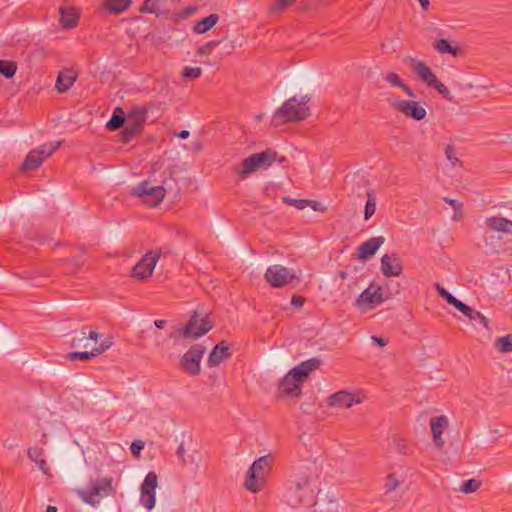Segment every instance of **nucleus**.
Wrapping results in <instances>:
<instances>
[{
  "label": "nucleus",
  "mask_w": 512,
  "mask_h": 512,
  "mask_svg": "<svg viewBox=\"0 0 512 512\" xmlns=\"http://www.w3.org/2000/svg\"><path fill=\"white\" fill-rule=\"evenodd\" d=\"M277 159L280 163L287 161L284 156L278 158L277 152L272 149H266L260 153L252 154L242 161L238 174L241 179H245L251 173L259 169L269 168Z\"/></svg>",
  "instance_id": "1"
},
{
  "label": "nucleus",
  "mask_w": 512,
  "mask_h": 512,
  "mask_svg": "<svg viewBox=\"0 0 512 512\" xmlns=\"http://www.w3.org/2000/svg\"><path fill=\"white\" fill-rule=\"evenodd\" d=\"M309 98L296 96L285 101L274 114V119L281 118L284 122H298L306 119L310 114L308 106Z\"/></svg>",
  "instance_id": "2"
},
{
  "label": "nucleus",
  "mask_w": 512,
  "mask_h": 512,
  "mask_svg": "<svg viewBox=\"0 0 512 512\" xmlns=\"http://www.w3.org/2000/svg\"><path fill=\"white\" fill-rule=\"evenodd\" d=\"M272 461L271 455H265L253 462L247 471L244 482V486L248 491L257 493L262 489Z\"/></svg>",
  "instance_id": "3"
},
{
  "label": "nucleus",
  "mask_w": 512,
  "mask_h": 512,
  "mask_svg": "<svg viewBox=\"0 0 512 512\" xmlns=\"http://www.w3.org/2000/svg\"><path fill=\"white\" fill-rule=\"evenodd\" d=\"M405 61L411 64L413 72L425 84L436 89L437 92L446 100L453 101V96L451 95L450 90L437 79L430 67H428L422 60L409 56Z\"/></svg>",
  "instance_id": "4"
},
{
  "label": "nucleus",
  "mask_w": 512,
  "mask_h": 512,
  "mask_svg": "<svg viewBox=\"0 0 512 512\" xmlns=\"http://www.w3.org/2000/svg\"><path fill=\"white\" fill-rule=\"evenodd\" d=\"M148 107L134 106L126 114V126L120 133V141L129 143L137 134L141 133L147 120Z\"/></svg>",
  "instance_id": "5"
},
{
  "label": "nucleus",
  "mask_w": 512,
  "mask_h": 512,
  "mask_svg": "<svg viewBox=\"0 0 512 512\" xmlns=\"http://www.w3.org/2000/svg\"><path fill=\"white\" fill-rule=\"evenodd\" d=\"M213 328V322L208 314H199L197 311L190 316L187 324L181 327L178 332L184 338L198 339Z\"/></svg>",
  "instance_id": "6"
},
{
  "label": "nucleus",
  "mask_w": 512,
  "mask_h": 512,
  "mask_svg": "<svg viewBox=\"0 0 512 512\" xmlns=\"http://www.w3.org/2000/svg\"><path fill=\"white\" fill-rule=\"evenodd\" d=\"M113 492L112 479L104 477L91 481L86 489L79 492V495L84 502L95 505L98 504L103 497L109 496Z\"/></svg>",
  "instance_id": "7"
},
{
  "label": "nucleus",
  "mask_w": 512,
  "mask_h": 512,
  "mask_svg": "<svg viewBox=\"0 0 512 512\" xmlns=\"http://www.w3.org/2000/svg\"><path fill=\"white\" fill-rule=\"evenodd\" d=\"M61 144V141L49 142L31 150L22 164V169L24 171L36 170L46 158L52 155L61 146Z\"/></svg>",
  "instance_id": "8"
},
{
  "label": "nucleus",
  "mask_w": 512,
  "mask_h": 512,
  "mask_svg": "<svg viewBox=\"0 0 512 512\" xmlns=\"http://www.w3.org/2000/svg\"><path fill=\"white\" fill-rule=\"evenodd\" d=\"M163 186H150L148 181H142L132 188L131 194L140 198L150 207H155L161 203L165 197Z\"/></svg>",
  "instance_id": "9"
},
{
  "label": "nucleus",
  "mask_w": 512,
  "mask_h": 512,
  "mask_svg": "<svg viewBox=\"0 0 512 512\" xmlns=\"http://www.w3.org/2000/svg\"><path fill=\"white\" fill-rule=\"evenodd\" d=\"M311 493L308 478H301L289 487L285 495L286 502L292 508H297L304 504L308 505L312 499Z\"/></svg>",
  "instance_id": "10"
},
{
  "label": "nucleus",
  "mask_w": 512,
  "mask_h": 512,
  "mask_svg": "<svg viewBox=\"0 0 512 512\" xmlns=\"http://www.w3.org/2000/svg\"><path fill=\"white\" fill-rule=\"evenodd\" d=\"M264 277L273 288H282L292 283L296 279V274L293 269L275 264L267 268Z\"/></svg>",
  "instance_id": "11"
},
{
  "label": "nucleus",
  "mask_w": 512,
  "mask_h": 512,
  "mask_svg": "<svg viewBox=\"0 0 512 512\" xmlns=\"http://www.w3.org/2000/svg\"><path fill=\"white\" fill-rule=\"evenodd\" d=\"M205 347L195 344L180 358L181 368L190 376H196L201 371V360L205 353Z\"/></svg>",
  "instance_id": "12"
},
{
  "label": "nucleus",
  "mask_w": 512,
  "mask_h": 512,
  "mask_svg": "<svg viewBox=\"0 0 512 512\" xmlns=\"http://www.w3.org/2000/svg\"><path fill=\"white\" fill-rule=\"evenodd\" d=\"M158 485L157 474L149 472L140 487V504L148 510H152L156 503V488Z\"/></svg>",
  "instance_id": "13"
},
{
  "label": "nucleus",
  "mask_w": 512,
  "mask_h": 512,
  "mask_svg": "<svg viewBox=\"0 0 512 512\" xmlns=\"http://www.w3.org/2000/svg\"><path fill=\"white\" fill-rule=\"evenodd\" d=\"M303 382L290 370L279 382V393L287 397H299L302 394Z\"/></svg>",
  "instance_id": "14"
},
{
  "label": "nucleus",
  "mask_w": 512,
  "mask_h": 512,
  "mask_svg": "<svg viewBox=\"0 0 512 512\" xmlns=\"http://www.w3.org/2000/svg\"><path fill=\"white\" fill-rule=\"evenodd\" d=\"M394 109L401 112L405 117L416 121L426 117V109L418 102L412 100H400L393 105Z\"/></svg>",
  "instance_id": "15"
},
{
  "label": "nucleus",
  "mask_w": 512,
  "mask_h": 512,
  "mask_svg": "<svg viewBox=\"0 0 512 512\" xmlns=\"http://www.w3.org/2000/svg\"><path fill=\"white\" fill-rule=\"evenodd\" d=\"M363 398L360 393H352L346 390L338 391L328 398V405L332 407L350 408L354 404H360Z\"/></svg>",
  "instance_id": "16"
},
{
  "label": "nucleus",
  "mask_w": 512,
  "mask_h": 512,
  "mask_svg": "<svg viewBox=\"0 0 512 512\" xmlns=\"http://www.w3.org/2000/svg\"><path fill=\"white\" fill-rule=\"evenodd\" d=\"M380 269L385 277H398L403 272V265L397 255L385 254L381 257Z\"/></svg>",
  "instance_id": "17"
},
{
  "label": "nucleus",
  "mask_w": 512,
  "mask_h": 512,
  "mask_svg": "<svg viewBox=\"0 0 512 512\" xmlns=\"http://www.w3.org/2000/svg\"><path fill=\"white\" fill-rule=\"evenodd\" d=\"M386 299L387 297L384 296L382 287L379 286L374 288L373 286H369L360 293L356 299V305L360 306L362 304H366L370 307H374L381 304Z\"/></svg>",
  "instance_id": "18"
},
{
  "label": "nucleus",
  "mask_w": 512,
  "mask_h": 512,
  "mask_svg": "<svg viewBox=\"0 0 512 512\" xmlns=\"http://www.w3.org/2000/svg\"><path fill=\"white\" fill-rule=\"evenodd\" d=\"M159 255L151 256V254H146L133 268H132V276L143 280L149 277L155 268V265L158 261Z\"/></svg>",
  "instance_id": "19"
},
{
  "label": "nucleus",
  "mask_w": 512,
  "mask_h": 512,
  "mask_svg": "<svg viewBox=\"0 0 512 512\" xmlns=\"http://www.w3.org/2000/svg\"><path fill=\"white\" fill-rule=\"evenodd\" d=\"M385 238L382 236L379 237H373L369 240L363 242L358 248V258L361 260H367L370 259L375 255L377 250L381 247V245L384 243Z\"/></svg>",
  "instance_id": "20"
},
{
  "label": "nucleus",
  "mask_w": 512,
  "mask_h": 512,
  "mask_svg": "<svg viewBox=\"0 0 512 512\" xmlns=\"http://www.w3.org/2000/svg\"><path fill=\"white\" fill-rule=\"evenodd\" d=\"M321 360L318 358H311L303 361L291 369L298 379L303 383L309 378L311 372L317 370L320 367Z\"/></svg>",
  "instance_id": "21"
},
{
  "label": "nucleus",
  "mask_w": 512,
  "mask_h": 512,
  "mask_svg": "<svg viewBox=\"0 0 512 512\" xmlns=\"http://www.w3.org/2000/svg\"><path fill=\"white\" fill-rule=\"evenodd\" d=\"M430 426L434 443L438 448H441L444 445L442 434L448 426L447 417L444 415L433 417L430 421Z\"/></svg>",
  "instance_id": "22"
},
{
  "label": "nucleus",
  "mask_w": 512,
  "mask_h": 512,
  "mask_svg": "<svg viewBox=\"0 0 512 512\" xmlns=\"http://www.w3.org/2000/svg\"><path fill=\"white\" fill-rule=\"evenodd\" d=\"M231 356L230 348L225 342H220L210 352L207 360L209 367L218 366L223 360L228 359Z\"/></svg>",
  "instance_id": "23"
},
{
  "label": "nucleus",
  "mask_w": 512,
  "mask_h": 512,
  "mask_svg": "<svg viewBox=\"0 0 512 512\" xmlns=\"http://www.w3.org/2000/svg\"><path fill=\"white\" fill-rule=\"evenodd\" d=\"M100 336L101 335L99 333L92 331V330H88L87 327H83L81 330L80 336H75L72 338L71 347L72 348H75V347L87 348L89 346L88 340H92V341H94L95 344H97Z\"/></svg>",
  "instance_id": "24"
},
{
  "label": "nucleus",
  "mask_w": 512,
  "mask_h": 512,
  "mask_svg": "<svg viewBox=\"0 0 512 512\" xmlns=\"http://www.w3.org/2000/svg\"><path fill=\"white\" fill-rule=\"evenodd\" d=\"M59 13H60V23L63 28L71 29L77 25L79 15L77 14V12L74 8L61 7L59 9Z\"/></svg>",
  "instance_id": "25"
},
{
  "label": "nucleus",
  "mask_w": 512,
  "mask_h": 512,
  "mask_svg": "<svg viewBox=\"0 0 512 512\" xmlns=\"http://www.w3.org/2000/svg\"><path fill=\"white\" fill-rule=\"evenodd\" d=\"M76 80L75 74L71 70L61 71L57 77L55 87L60 93L67 92Z\"/></svg>",
  "instance_id": "26"
},
{
  "label": "nucleus",
  "mask_w": 512,
  "mask_h": 512,
  "mask_svg": "<svg viewBox=\"0 0 512 512\" xmlns=\"http://www.w3.org/2000/svg\"><path fill=\"white\" fill-rule=\"evenodd\" d=\"M486 226L498 232H512V221L504 218V217H489L485 221Z\"/></svg>",
  "instance_id": "27"
},
{
  "label": "nucleus",
  "mask_w": 512,
  "mask_h": 512,
  "mask_svg": "<svg viewBox=\"0 0 512 512\" xmlns=\"http://www.w3.org/2000/svg\"><path fill=\"white\" fill-rule=\"evenodd\" d=\"M28 457L31 461L35 462L37 467L44 473H49V466L44 459V450L40 447H31L28 449Z\"/></svg>",
  "instance_id": "28"
},
{
  "label": "nucleus",
  "mask_w": 512,
  "mask_h": 512,
  "mask_svg": "<svg viewBox=\"0 0 512 512\" xmlns=\"http://www.w3.org/2000/svg\"><path fill=\"white\" fill-rule=\"evenodd\" d=\"M219 21L218 14H210L209 16L198 20L193 27V31L196 34H204L212 29Z\"/></svg>",
  "instance_id": "29"
},
{
  "label": "nucleus",
  "mask_w": 512,
  "mask_h": 512,
  "mask_svg": "<svg viewBox=\"0 0 512 512\" xmlns=\"http://www.w3.org/2000/svg\"><path fill=\"white\" fill-rule=\"evenodd\" d=\"M126 125V114L121 107H116L113 111L112 117L106 124L109 131H117Z\"/></svg>",
  "instance_id": "30"
},
{
  "label": "nucleus",
  "mask_w": 512,
  "mask_h": 512,
  "mask_svg": "<svg viewBox=\"0 0 512 512\" xmlns=\"http://www.w3.org/2000/svg\"><path fill=\"white\" fill-rule=\"evenodd\" d=\"M436 291L440 297L445 299L448 304L454 306L457 310H467L466 304L454 297L448 290H446L439 283L435 284Z\"/></svg>",
  "instance_id": "31"
},
{
  "label": "nucleus",
  "mask_w": 512,
  "mask_h": 512,
  "mask_svg": "<svg viewBox=\"0 0 512 512\" xmlns=\"http://www.w3.org/2000/svg\"><path fill=\"white\" fill-rule=\"evenodd\" d=\"M385 81H387L388 83H390L391 85L395 86V87H399L401 89H403V91L411 98H414L415 97V93L414 91L409 87L407 86L399 77L398 74L394 73V72H390L388 74H386V76L384 77Z\"/></svg>",
  "instance_id": "32"
},
{
  "label": "nucleus",
  "mask_w": 512,
  "mask_h": 512,
  "mask_svg": "<svg viewBox=\"0 0 512 512\" xmlns=\"http://www.w3.org/2000/svg\"><path fill=\"white\" fill-rule=\"evenodd\" d=\"M131 0H106L105 9L109 13L118 14L126 10Z\"/></svg>",
  "instance_id": "33"
},
{
  "label": "nucleus",
  "mask_w": 512,
  "mask_h": 512,
  "mask_svg": "<svg viewBox=\"0 0 512 512\" xmlns=\"http://www.w3.org/2000/svg\"><path fill=\"white\" fill-rule=\"evenodd\" d=\"M467 310H459L462 312L469 320L471 321H478L481 323L484 327L488 328V319L479 311H476L466 305Z\"/></svg>",
  "instance_id": "34"
},
{
  "label": "nucleus",
  "mask_w": 512,
  "mask_h": 512,
  "mask_svg": "<svg viewBox=\"0 0 512 512\" xmlns=\"http://www.w3.org/2000/svg\"><path fill=\"white\" fill-rule=\"evenodd\" d=\"M495 347L501 353H509L512 352V334H508L506 336L500 337L495 342Z\"/></svg>",
  "instance_id": "35"
},
{
  "label": "nucleus",
  "mask_w": 512,
  "mask_h": 512,
  "mask_svg": "<svg viewBox=\"0 0 512 512\" xmlns=\"http://www.w3.org/2000/svg\"><path fill=\"white\" fill-rule=\"evenodd\" d=\"M481 487V481L478 479H469L462 482L459 491L464 494L476 492Z\"/></svg>",
  "instance_id": "36"
},
{
  "label": "nucleus",
  "mask_w": 512,
  "mask_h": 512,
  "mask_svg": "<svg viewBox=\"0 0 512 512\" xmlns=\"http://www.w3.org/2000/svg\"><path fill=\"white\" fill-rule=\"evenodd\" d=\"M435 49L440 53V54H452V55H456L457 52H458V48L456 47H452L450 45V43L448 42V40L446 39H440L438 41H436L435 43Z\"/></svg>",
  "instance_id": "37"
},
{
  "label": "nucleus",
  "mask_w": 512,
  "mask_h": 512,
  "mask_svg": "<svg viewBox=\"0 0 512 512\" xmlns=\"http://www.w3.org/2000/svg\"><path fill=\"white\" fill-rule=\"evenodd\" d=\"M17 67L13 62L0 60V74L11 79L16 73Z\"/></svg>",
  "instance_id": "38"
},
{
  "label": "nucleus",
  "mask_w": 512,
  "mask_h": 512,
  "mask_svg": "<svg viewBox=\"0 0 512 512\" xmlns=\"http://www.w3.org/2000/svg\"><path fill=\"white\" fill-rule=\"evenodd\" d=\"M95 356H97V354L94 351V348H92L91 351L70 352L68 353L67 358L70 361H87Z\"/></svg>",
  "instance_id": "39"
},
{
  "label": "nucleus",
  "mask_w": 512,
  "mask_h": 512,
  "mask_svg": "<svg viewBox=\"0 0 512 512\" xmlns=\"http://www.w3.org/2000/svg\"><path fill=\"white\" fill-rule=\"evenodd\" d=\"M143 13H153L158 15L160 13V5L158 0H145L141 9Z\"/></svg>",
  "instance_id": "40"
},
{
  "label": "nucleus",
  "mask_w": 512,
  "mask_h": 512,
  "mask_svg": "<svg viewBox=\"0 0 512 512\" xmlns=\"http://www.w3.org/2000/svg\"><path fill=\"white\" fill-rule=\"evenodd\" d=\"M367 196H368V199H367V202L365 205V211H364V218L366 220L371 218L376 211V202L372 195V192L368 191Z\"/></svg>",
  "instance_id": "41"
},
{
  "label": "nucleus",
  "mask_w": 512,
  "mask_h": 512,
  "mask_svg": "<svg viewBox=\"0 0 512 512\" xmlns=\"http://www.w3.org/2000/svg\"><path fill=\"white\" fill-rule=\"evenodd\" d=\"M283 202L299 210H303L310 204L308 199H294L291 198L290 196H285L283 198Z\"/></svg>",
  "instance_id": "42"
},
{
  "label": "nucleus",
  "mask_w": 512,
  "mask_h": 512,
  "mask_svg": "<svg viewBox=\"0 0 512 512\" xmlns=\"http://www.w3.org/2000/svg\"><path fill=\"white\" fill-rule=\"evenodd\" d=\"M202 69L200 67L185 66L182 70V76L188 80H194L201 76Z\"/></svg>",
  "instance_id": "43"
},
{
  "label": "nucleus",
  "mask_w": 512,
  "mask_h": 512,
  "mask_svg": "<svg viewBox=\"0 0 512 512\" xmlns=\"http://www.w3.org/2000/svg\"><path fill=\"white\" fill-rule=\"evenodd\" d=\"M445 156L453 167L462 165L460 159L455 155L453 145L448 144L445 148Z\"/></svg>",
  "instance_id": "44"
},
{
  "label": "nucleus",
  "mask_w": 512,
  "mask_h": 512,
  "mask_svg": "<svg viewBox=\"0 0 512 512\" xmlns=\"http://www.w3.org/2000/svg\"><path fill=\"white\" fill-rule=\"evenodd\" d=\"M399 486V481L396 479L394 474H390L387 477L386 483L384 485L385 493H391L397 489Z\"/></svg>",
  "instance_id": "45"
},
{
  "label": "nucleus",
  "mask_w": 512,
  "mask_h": 512,
  "mask_svg": "<svg viewBox=\"0 0 512 512\" xmlns=\"http://www.w3.org/2000/svg\"><path fill=\"white\" fill-rule=\"evenodd\" d=\"M219 43V41H209L198 48L197 54L200 56L209 55L211 54L212 50L219 45Z\"/></svg>",
  "instance_id": "46"
},
{
  "label": "nucleus",
  "mask_w": 512,
  "mask_h": 512,
  "mask_svg": "<svg viewBox=\"0 0 512 512\" xmlns=\"http://www.w3.org/2000/svg\"><path fill=\"white\" fill-rule=\"evenodd\" d=\"M295 0H276L271 6V12L279 13L290 6Z\"/></svg>",
  "instance_id": "47"
},
{
  "label": "nucleus",
  "mask_w": 512,
  "mask_h": 512,
  "mask_svg": "<svg viewBox=\"0 0 512 512\" xmlns=\"http://www.w3.org/2000/svg\"><path fill=\"white\" fill-rule=\"evenodd\" d=\"M112 345L113 342L110 339H105L99 345L94 346L93 348L98 356L104 353L106 350H108Z\"/></svg>",
  "instance_id": "48"
},
{
  "label": "nucleus",
  "mask_w": 512,
  "mask_h": 512,
  "mask_svg": "<svg viewBox=\"0 0 512 512\" xmlns=\"http://www.w3.org/2000/svg\"><path fill=\"white\" fill-rule=\"evenodd\" d=\"M500 239L498 238L496 243H489L488 242V236L485 235L484 236V241H485V244L486 246H488V250L486 251V253L488 254H493V253H496L498 251V248L500 247Z\"/></svg>",
  "instance_id": "49"
},
{
  "label": "nucleus",
  "mask_w": 512,
  "mask_h": 512,
  "mask_svg": "<svg viewBox=\"0 0 512 512\" xmlns=\"http://www.w3.org/2000/svg\"><path fill=\"white\" fill-rule=\"evenodd\" d=\"M144 442L142 440H135L132 442L130 449L133 455H139V453L144 449Z\"/></svg>",
  "instance_id": "50"
},
{
  "label": "nucleus",
  "mask_w": 512,
  "mask_h": 512,
  "mask_svg": "<svg viewBox=\"0 0 512 512\" xmlns=\"http://www.w3.org/2000/svg\"><path fill=\"white\" fill-rule=\"evenodd\" d=\"M197 10H198L197 6H188V7L184 8L179 13V17L182 19H186V18L192 16L193 14H195L197 12Z\"/></svg>",
  "instance_id": "51"
},
{
  "label": "nucleus",
  "mask_w": 512,
  "mask_h": 512,
  "mask_svg": "<svg viewBox=\"0 0 512 512\" xmlns=\"http://www.w3.org/2000/svg\"><path fill=\"white\" fill-rule=\"evenodd\" d=\"M444 201L448 203L454 209L455 212L460 211L463 207V204L456 199L445 197Z\"/></svg>",
  "instance_id": "52"
},
{
  "label": "nucleus",
  "mask_w": 512,
  "mask_h": 512,
  "mask_svg": "<svg viewBox=\"0 0 512 512\" xmlns=\"http://www.w3.org/2000/svg\"><path fill=\"white\" fill-rule=\"evenodd\" d=\"M304 304V298L301 297V296H293L292 299H291V305L296 307V308H300L302 307Z\"/></svg>",
  "instance_id": "53"
},
{
  "label": "nucleus",
  "mask_w": 512,
  "mask_h": 512,
  "mask_svg": "<svg viewBox=\"0 0 512 512\" xmlns=\"http://www.w3.org/2000/svg\"><path fill=\"white\" fill-rule=\"evenodd\" d=\"M310 204L308 205V207H311L314 211H324L325 208L322 206L321 203L317 202V201H314V200H309Z\"/></svg>",
  "instance_id": "54"
},
{
  "label": "nucleus",
  "mask_w": 512,
  "mask_h": 512,
  "mask_svg": "<svg viewBox=\"0 0 512 512\" xmlns=\"http://www.w3.org/2000/svg\"><path fill=\"white\" fill-rule=\"evenodd\" d=\"M371 340L373 343L377 344L380 347H383L387 344V340L381 337L372 336Z\"/></svg>",
  "instance_id": "55"
},
{
  "label": "nucleus",
  "mask_w": 512,
  "mask_h": 512,
  "mask_svg": "<svg viewBox=\"0 0 512 512\" xmlns=\"http://www.w3.org/2000/svg\"><path fill=\"white\" fill-rule=\"evenodd\" d=\"M176 454L179 458L182 459V463L184 464L185 463V460L183 458V455H184V445L183 444H180L177 448V451H176Z\"/></svg>",
  "instance_id": "56"
},
{
  "label": "nucleus",
  "mask_w": 512,
  "mask_h": 512,
  "mask_svg": "<svg viewBox=\"0 0 512 512\" xmlns=\"http://www.w3.org/2000/svg\"><path fill=\"white\" fill-rule=\"evenodd\" d=\"M167 322L165 320H155L154 321V325L158 328V329H164L165 326H166Z\"/></svg>",
  "instance_id": "57"
},
{
  "label": "nucleus",
  "mask_w": 512,
  "mask_h": 512,
  "mask_svg": "<svg viewBox=\"0 0 512 512\" xmlns=\"http://www.w3.org/2000/svg\"><path fill=\"white\" fill-rule=\"evenodd\" d=\"M418 1H419L420 5H421L422 9L424 11H427L429 6H430V1L429 0H418Z\"/></svg>",
  "instance_id": "58"
},
{
  "label": "nucleus",
  "mask_w": 512,
  "mask_h": 512,
  "mask_svg": "<svg viewBox=\"0 0 512 512\" xmlns=\"http://www.w3.org/2000/svg\"><path fill=\"white\" fill-rule=\"evenodd\" d=\"M189 134H190V133H189V131H188V130H182V131H180V132L177 134V136H178L179 138H181V139H186V138H188V137H189Z\"/></svg>",
  "instance_id": "59"
},
{
  "label": "nucleus",
  "mask_w": 512,
  "mask_h": 512,
  "mask_svg": "<svg viewBox=\"0 0 512 512\" xmlns=\"http://www.w3.org/2000/svg\"><path fill=\"white\" fill-rule=\"evenodd\" d=\"M45 512H57V508L55 506L49 505V506H47Z\"/></svg>",
  "instance_id": "60"
},
{
  "label": "nucleus",
  "mask_w": 512,
  "mask_h": 512,
  "mask_svg": "<svg viewBox=\"0 0 512 512\" xmlns=\"http://www.w3.org/2000/svg\"><path fill=\"white\" fill-rule=\"evenodd\" d=\"M338 276H339L341 279H343V280H344V279H346V277H347V272H345V271H339Z\"/></svg>",
  "instance_id": "61"
},
{
  "label": "nucleus",
  "mask_w": 512,
  "mask_h": 512,
  "mask_svg": "<svg viewBox=\"0 0 512 512\" xmlns=\"http://www.w3.org/2000/svg\"><path fill=\"white\" fill-rule=\"evenodd\" d=\"M493 239H494V236H493V235L488 236V242H489V243H494Z\"/></svg>",
  "instance_id": "62"
},
{
  "label": "nucleus",
  "mask_w": 512,
  "mask_h": 512,
  "mask_svg": "<svg viewBox=\"0 0 512 512\" xmlns=\"http://www.w3.org/2000/svg\"><path fill=\"white\" fill-rule=\"evenodd\" d=\"M201 148V144L197 143V144H194V149L195 150H198Z\"/></svg>",
  "instance_id": "63"
}]
</instances>
